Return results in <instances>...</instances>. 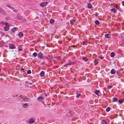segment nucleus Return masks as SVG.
Returning <instances> with one entry per match:
<instances>
[{"mask_svg": "<svg viewBox=\"0 0 124 124\" xmlns=\"http://www.w3.org/2000/svg\"><path fill=\"white\" fill-rule=\"evenodd\" d=\"M6 26L4 27V30L5 31H8L9 29V26L8 25V23L7 22L5 23Z\"/></svg>", "mask_w": 124, "mask_h": 124, "instance_id": "obj_1", "label": "nucleus"}, {"mask_svg": "<svg viewBox=\"0 0 124 124\" xmlns=\"http://www.w3.org/2000/svg\"><path fill=\"white\" fill-rule=\"evenodd\" d=\"M48 3L47 2H44L41 3L40 4V6L42 7H43L46 6Z\"/></svg>", "mask_w": 124, "mask_h": 124, "instance_id": "obj_2", "label": "nucleus"}, {"mask_svg": "<svg viewBox=\"0 0 124 124\" xmlns=\"http://www.w3.org/2000/svg\"><path fill=\"white\" fill-rule=\"evenodd\" d=\"M37 56L38 58H42L43 57V54L41 52H39Z\"/></svg>", "mask_w": 124, "mask_h": 124, "instance_id": "obj_3", "label": "nucleus"}, {"mask_svg": "<svg viewBox=\"0 0 124 124\" xmlns=\"http://www.w3.org/2000/svg\"><path fill=\"white\" fill-rule=\"evenodd\" d=\"M9 47L11 49H13L16 48L15 45L14 44H9Z\"/></svg>", "mask_w": 124, "mask_h": 124, "instance_id": "obj_4", "label": "nucleus"}, {"mask_svg": "<svg viewBox=\"0 0 124 124\" xmlns=\"http://www.w3.org/2000/svg\"><path fill=\"white\" fill-rule=\"evenodd\" d=\"M110 35L108 34H105V37L107 38H110L111 37H110Z\"/></svg>", "mask_w": 124, "mask_h": 124, "instance_id": "obj_5", "label": "nucleus"}, {"mask_svg": "<svg viewBox=\"0 0 124 124\" xmlns=\"http://www.w3.org/2000/svg\"><path fill=\"white\" fill-rule=\"evenodd\" d=\"M100 92V91L99 90H96L95 91V93L97 95H99V93Z\"/></svg>", "mask_w": 124, "mask_h": 124, "instance_id": "obj_6", "label": "nucleus"}, {"mask_svg": "<svg viewBox=\"0 0 124 124\" xmlns=\"http://www.w3.org/2000/svg\"><path fill=\"white\" fill-rule=\"evenodd\" d=\"M18 29L17 27H14L12 28L11 30L13 32H14Z\"/></svg>", "mask_w": 124, "mask_h": 124, "instance_id": "obj_7", "label": "nucleus"}, {"mask_svg": "<svg viewBox=\"0 0 124 124\" xmlns=\"http://www.w3.org/2000/svg\"><path fill=\"white\" fill-rule=\"evenodd\" d=\"M18 35L19 38H21L23 36V34L22 32H20L18 34Z\"/></svg>", "mask_w": 124, "mask_h": 124, "instance_id": "obj_8", "label": "nucleus"}, {"mask_svg": "<svg viewBox=\"0 0 124 124\" xmlns=\"http://www.w3.org/2000/svg\"><path fill=\"white\" fill-rule=\"evenodd\" d=\"M99 60L98 59H95L94 61V62L95 63V65H96L98 63Z\"/></svg>", "mask_w": 124, "mask_h": 124, "instance_id": "obj_9", "label": "nucleus"}, {"mask_svg": "<svg viewBox=\"0 0 124 124\" xmlns=\"http://www.w3.org/2000/svg\"><path fill=\"white\" fill-rule=\"evenodd\" d=\"M116 72V70L114 69H113L111 70L110 73L112 74H114Z\"/></svg>", "mask_w": 124, "mask_h": 124, "instance_id": "obj_10", "label": "nucleus"}, {"mask_svg": "<svg viewBox=\"0 0 124 124\" xmlns=\"http://www.w3.org/2000/svg\"><path fill=\"white\" fill-rule=\"evenodd\" d=\"M45 74V72L44 71H41L40 73V76L41 77H42L44 76Z\"/></svg>", "mask_w": 124, "mask_h": 124, "instance_id": "obj_11", "label": "nucleus"}, {"mask_svg": "<svg viewBox=\"0 0 124 124\" xmlns=\"http://www.w3.org/2000/svg\"><path fill=\"white\" fill-rule=\"evenodd\" d=\"M34 121V120L33 119H31L30 120L29 122L30 124H31L33 123Z\"/></svg>", "mask_w": 124, "mask_h": 124, "instance_id": "obj_12", "label": "nucleus"}, {"mask_svg": "<svg viewBox=\"0 0 124 124\" xmlns=\"http://www.w3.org/2000/svg\"><path fill=\"white\" fill-rule=\"evenodd\" d=\"M92 6L90 3L88 4L87 5V7L89 8H92Z\"/></svg>", "mask_w": 124, "mask_h": 124, "instance_id": "obj_13", "label": "nucleus"}, {"mask_svg": "<svg viewBox=\"0 0 124 124\" xmlns=\"http://www.w3.org/2000/svg\"><path fill=\"white\" fill-rule=\"evenodd\" d=\"M111 11L114 13H116V10L115 8H112L111 9Z\"/></svg>", "mask_w": 124, "mask_h": 124, "instance_id": "obj_14", "label": "nucleus"}, {"mask_svg": "<svg viewBox=\"0 0 124 124\" xmlns=\"http://www.w3.org/2000/svg\"><path fill=\"white\" fill-rule=\"evenodd\" d=\"M38 99L39 101H42L44 99V98L42 96H40L38 98Z\"/></svg>", "mask_w": 124, "mask_h": 124, "instance_id": "obj_15", "label": "nucleus"}, {"mask_svg": "<svg viewBox=\"0 0 124 124\" xmlns=\"http://www.w3.org/2000/svg\"><path fill=\"white\" fill-rule=\"evenodd\" d=\"M54 22V19H50V23L51 24H53Z\"/></svg>", "mask_w": 124, "mask_h": 124, "instance_id": "obj_16", "label": "nucleus"}, {"mask_svg": "<svg viewBox=\"0 0 124 124\" xmlns=\"http://www.w3.org/2000/svg\"><path fill=\"white\" fill-rule=\"evenodd\" d=\"M117 98L114 97L113 99V102H116L117 101Z\"/></svg>", "mask_w": 124, "mask_h": 124, "instance_id": "obj_17", "label": "nucleus"}, {"mask_svg": "<svg viewBox=\"0 0 124 124\" xmlns=\"http://www.w3.org/2000/svg\"><path fill=\"white\" fill-rule=\"evenodd\" d=\"M22 47L21 46H19L18 48V50L19 51H21L22 50Z\"/></svg>", "mask_w": 124, "mask_h": 124, "instance_id": "obj_18", "label": "nucleus"}, {"mask_svg": "<svg viewBox=\"0 0 124 124\" xmlns=\"http://www.w3.org/2000/svg\"><path fill=\"white\" fill-rule=\"evenodd\" d=\"M28 106V104L27 103L24 104L23 105V107L24 108L27 107V106Z\"/></svg>", "mask_w": 124, "mask_h": 124, "instance_id": "obj_19", "label": "nucleus"}, {"mask_svg": "<svg viewBox=\"0 0 124 124\" xmlns=\"http://www.w3.org/2000/svg\"><path fill=\"white\" fill-rule=\"evenodd\" d=\"M95 23L96 25H98L99 24V21L97 20H95L94 22Z\"/></svg>", "mask_w": 124, "mask_h": 124, "instance_id": "obj_20", "label": "nucleus"}, {"mask_svg": "<svg viewBox=\"0 0 124 124\" xmlns=\"http://www.w3.org/2000/svg\"><path fill=\"white\" fill-rule=\"evenodd\" d=\"M101 124H106L107 122L106 120H103L101 121Z\"/></svg>", "mask_w": 124, "mask_h": 124, "instance_id": "obj_21", "label": "nucleus"}, {"mask_svg": "<svg viewBox=\"0 0 124 124\" xmlns=\"http://www.w3.org/2000/svg\"><path fill=\"white\" fill-rule=\"evenodd\" d=\"M83 60L84 61L87 62L88 60V59L85 57H84L83 58Z\"/></svg>", "mask_w": 124, "mask_h": 124, "instance_id": "obj_22", "label": "nucleus"}, {"mask_svg": "<svg viewBox=\"0 0 124 124\" xmlns=\"http://www.w3.org/2000/svg\"><path fill=\"white\" fill-rule=\"evenodd\" d=\"M72 115L71 113H69L67 114V116L68 117H70Z\"/></svg>", "mask_w": 124, "mask_h": 124, "instance_id": "obj_23", "label": "nucleus"}, {"mask_svg": "<svg viewBox=\"0 0 124 124\" xmlns=\"http://www.w3.org/2000/svg\"><path fill=\"white\" fill-rule=\"evenodd\" d=\"M115 55V54L114 52H112L110 54V56L111 57H113Z\"/></svg>", "mask_w": 124, "mask_h": 124, "instance_id": "obj_24", "label": "nucleus"}, {"mask_svg": "<svg viewBox=\"0 0 124 124\" xmlns=\"http://www.w3.org/2000/svg\"><path fill=\"white\" fill-rule=\"evenodd\" d=\"M37 55V54L36 52H34L33 54V55L34 57H36Z\"/></svg>", "mask_w": 124, "mask_h": 124, "instance_id": "obj_25", "label": "nucleus"}, {"mask_svg": "<svg viewBox=\"0 0 124 124\" xmlns=\"http://www.w3.org/2000/svg\"><path fill=\"white\" fill-rule=\"evenodd\" d=\"M110 108L109 107H108L106 109V111L107 112H109L110 110Z\"/></svg>", "mask_w": 124, "mask_h": 124, "instance_id": "obj_26", "label": "nucleus"}, {"mask_svg": "<svg viewBox=\"0 0 124 124\" xmlns=\"http://www.w3.org/2000/svg\"><path fill=\"white\" fill-rule=\"evenodd\" d=\"M74 20L73 19L71 20H70V23L71 24H73V22H74Z\"/></svg>", "mask_w": 124, "mask_h": 124, "instance_id": "obj_27", "label": "nucleus"}, {"mask_svg": "<svg viewBox=\"0 0 124 124\" xmlns=\"http://www.w3.org/2000/svg\"><path fill=\"white\" fill-rule=\"evenodd\" d=\"M120 35L121 38L124 39V33L121 34Z\"/></svg>", "mask_w": 124, "mask_h": 124, "instance_id": "obj_28", "label": "nucleus"}, {"mask_svg": "<svg viewBox=\"0 0 124 124\" xmlns=\"http://www.w3.org/2000/svg\"><path fill=\"white\" fill-rule=\"evenodd\" d=\"M124 99H121L118 102L120 104H122L123 101Z\"/></svg>", "mask_w": 124, "mask_h": 124, "instance_id": "obj_29", "label": "nucleus"}, {"mask_svg": "<svg viewBox=\"0 0 124 124\" xmlns=\"http://www.w3.org/2000/svg\"><path fill=\"white\" fill-rule=\"evenodd\" d=\"M31 72L30 70H29L27 72V73L28 74H29L31 73Z\"/></svg>", "mask_w": 124, "mask_h": 124, "instance_id": "obj_30", "label": "nucleus"}, {"mask_svg": "<svg viewBox=\"0 0 124 124\" xmlns=\"http://www.w3.org/2000/svg\"><path fill=\"white\" fill-rule=\"evenodd\" d=\"M28 82L27 81H26V82H25V85L26 86H27V87L28 86Z\"/></svg>", "mask_w": 124, "mask_h": 124, "instance_id": "obj_31", "label": "nucleus"}, {"mask_svg": "<svg viewBox=\"0 0 124 124\" xmlns=\"http://www.w3.org/2000/svg\"><path fill=\"white\" fill-rule=\"evenodd\" d=\"M81 95V94L80 93H78L76 95V97L77 98H78Z\"/></svg>", "mask_w": 124, "mask_h": 124, "instance_id": "obj_32", "label": "nucleus"}, {"mask_svg": "<svg viewBox=\"0 0 124 124\" xmlns=\"http://www.w3.org/2000/svg\"><path fill=\"white\" fill-rule=\"evenodd\" d=\"M115 7L116 8L118 9H119V8H120L119 7L116 5H115Z\"/></svg>", "mask_w": 124, "mask_h": 124, "instance_id": "obj_33", "label": "nucleus"}, {"mask_svg": "<svg viewBox=\"0 0 124 124\" xmlns=\"http://www.w3.org/2000/svg\"><path fill=\"white\" fill-rule=\"evenodd\" d=\"M12 9H11L13 10V11L14 12H16V9L13 7H11Z\"/></svg>", "mask_w": 124, "mask_h": 124, "instance_id": "obj_34", "label": "nucleus"}, {"mask_svg": "<svg viewBox=\"0 0 124 124\" xmlns=\"http://www.w3.org/2000/svg\"><path fill=\"white\" fill-rule=\"evenodd\" d=\"M72 63H66L64 65V66H65L66 65H70H70H72Z\"/></svg>", "mask_w": 124, "mask_h": 124, "instance_id": "obj_35", "label": "nucleus"}, {"mask_svg": "<svg viewBox=\"0 0 124 124\" xmlns=\"http://www.w3.org/2000/svg\"><path fill=\"white\" fill-rule=\"evenodd\" d=\"M25 97V101H27L29 99L27 98H26Z\"/></svg>", "mask_w": 124, "mask_h": 124, "instance_id": "obj_36", "label": "nucleus"}, {"mask_svg": "<svg viewBox=\"0 0 124 124\" xmlns=\"http://www.w3.org/2000/svg\"><path fill=\"white\" fill-rule=\"evenodd\" d=\"M6 22H4V21H2L0 23V24H5V23Z\"/></svg>", "mask_w": 124, "mask_h": 124, "instance_id": "obj_37", "label": "nucleus"}, {"mask_svg": "<svg viewBox=\"0 0 124 124\" xmlns=\"http://www.w3.org/2000/svg\"><path fill=\"white\" fill-rule=\"evenodd\" d=\"M20 70H21V72L23 71V72H24V69L23 68H21Z\"/></svg>", "mask_w": 124, "mask_h": 124, "instance_id": "obj_38", "label": "nucleus"}, {"mask_svg": "<svg viewBox=\"0 0 124 124\" xmlns=\"http://www.w3.org/2000/svg\"><path fill=\"white\" fill-rule=\"evenodd\" d=\"M16 19L18 20H20V18L18 17V16H17L16 17Z\"/></svg>", "mask_w": 124, "mask_h": 124, "instance_id": "obj_39", "label": "nucleus"}, {"mask_svg": "<svg viewBox=\"0 0 124 124\" xmlns=\"http://www.w3.org/2000/svg\"><path fill=\"white\" fill-rule=\"evenodd\" d=\"M99 57L101 59H102L104 57H103L101 55Z\"/></svg>", "mask_w": 124, "mask_h": 124, "instance_id": "obj_40", "label": "nucleus"}, {"mask_svg": "<svg viewBox=\"0 0 124 124\" xmlns=\"http://www.w3.org/2000/svg\"><path fill=\"white\" fill-rule=\"evenodd\" d=\"M7 7H8L9 8H10L11 9H12L11 7H12L9 6L8 5H7Z\"/></svg>", "mask_w": 124, "mask_h": 124, "instance_id": "obj_41", "label": "nucleus"}, {"mask_svg": "<svg viewBox=\"0 0 124 124\" xmlns=\"http://www.w3.org/2000/svg\"><path fill=\"white\" fill-rule=\"evenodd\" d=\"M0 12H1V13H3L4 12V10H3V9H1V11Z\"/></svg>", "mask_w": 124, "mask_h": 124, "instance_id": "obj_42", "label": "nucleus"}, {"mask_svg": "<svg viewBox=\"0 0 124 124\" xmlns=\"http://www.w3.org/2000/svg\"><path fill=\"white\" fill-rule=\"evenodd\" d=\"M108 89H110L112 87L111 86H108Z\"/></svg>", "mask_w": 124, "mask_h": 124, "instance_id": "obj_43", "label": "nucleus"}, {"mask_svg": "<svg viewBox=\"0 0 124 124\" xmlns=\"http://www.w3.org/2000/svg\"><path fill=\"white\" fill-rule=\"evenodd\" d=\"M83 45H86V44L85 42H83Z\"/></svg>", "mask_w": 124, "mask_h": 124, "instance_id": "obj_44", "label": "nucleus"}, {"mask_svg": "<svg viewBox=\"0 0 124 124\" xmlns=\"http://www.w3.org/2000/svg\"><path fill=\"white\" fill-rule=\"evenodd\" d=\"M116 73H117V74H119V70H118L116 72Z\"/></svg>", "mask_w": 124, "mask_h": 124, "instance_id": "obj_45", "label": "nucleus"}, {"mask_svg": "<svg viewBox=\"0 0 124 124\" xmlns=\"http://www.w3.org/2000/svg\"><path fill=\"white\" fill-rule=\"evenodd\" d=\"M122 5L123 6H124V1H123L122 3Z\"/></svg>", "mask_w": 124, "mask_h": 124, "instance_id": "obj_46", "label": "nucleus"}, {"mask_svg": "<svg viewBox=\"0 0 124 124\" xmlns=\"http://www.w3.org/2000/svg\"><path fill=\"white\" fill-rule=\"evenodd\" d=\"M19 97H20L22 99H23V98H22L21 95H20L19 96Z\"/></svg>", "mask_w": 124, "mask_h": 124, "instance_id": "obj_47", "label": "nucleus"}, {"mask_svg": "<svg viewBox=\"0 0 124 124\" xmlns=\"http://www.w3.org/2000/svg\"><path fill=\"white\" fill-rule=\"evenodd\" d=\"M120 11H122V9L121 8H119V9H118Z\"/></svg>", "mask_w": 124, "mask_h": 124, "instance_id": "obj_48", "label": "nucleus"}, {"mask_svg": "<svg viewBox=\"0 0 124 124\" xmlns=\"http://www.w3.org/2000/svg\"><path fill=\"white\" fill-rule=\"evenodd\" d=\"M23 101H25V97L24 99H23Z\"/></svg>", "mask_w": 124, "mask_h": 124, "instance_id": "obj_49", "label": "nucleus"}, {"mask_svg": "<svg viewBox=\"0 0 124 124\" xmlns=\"http://www.w3.org/2000/svg\"><path fill=\"white\" fill-rule=\"evenodd\" d=\"M97 16H98V14H95V16L97 17Z\"/></svg>", "mask_w": 124, "mask_h": 124, "instance_id": "obj_50", "label": "nucleus"}, {"mask_svg": "<svg viewBox=\"0 0 124 124\" xmlns=\"http://www.w3.org/2000/svg\"><path fill=\"white\" fill-rule=\"evenodd\" d=\"M8 18V17H6V19L7 20H8V18Z\"/></svg>", "mask_w": 124, "mask_h": 124, "instance_id": "obj_51", "label": "nucleus"}, {"mask_svg": "<svg viewBox=\"0 0 124 124\" xmlns=\"http://www.w3.org/2000/svg\"><path fill=\"white\" fill-rule=\"evenodd\" d=\"M29 84L30 85H32V83H29Z\"/></svg>", "mask_w": 124, "mask_h": 124, "instance_id": "obj_52", "label": "nucleus"}, {"mask_svg": "<svg viewBox=\"0 0 124 124\" xmlns=\"http://www.w3.org/2000/svg\"><path fill=\"white\" fill-rule=\"evenodd\" d=\"M75 46V45H73V46H72V47H74Z\"/></svg>", "mask_w": 124, "mask_h": 124, "instance_id": "obj_53", "label": "nucleus"}, {"mask_svg": "<svg viewBox=\"0 0 124 124\" xmlns=\"http://www.w3.org/2000/svg\"><path fill=\"white\" fill-rule=\"evenodd\" d=\"M11 96V97H12V96ZM15 96H14V95H13V96H12V97H15Z\"/></svg>", "mask_w": 124, "mask_h": 124, "instance_id": "obj_54", "label": "nucleus"}, {"mask_svg": "<svg viewBox=\"0 0 124 124\" xmlns=\"http://www.w3.org/2000/svg\"><path fill=\"white\" fill-rule=\"evenodd\" d=\"M112 4L113 5H115V4L114 3H113V4Z\"/></svg>", "mask_w": 124, "mask_h": 124, "instance_id": "obj_55", "label": "nucleus"}, {"mask_svg": "<svg viewBox=\"0 0 124 124\" xmlns=\"http://www.w3.org/2000/svg\"><path fill=\"white\" fill-rule=\"evenodd\" d=\"M59 67L58 66H56V67Z\"/></svg>", "mask_w": 124, "mask_h": 124, "instance_id": "obj_56", "label": "nucleus"}, {"mask_svg": "<svg viewBox=\"0 0 124 124\" xmlns=\"http://www.w3.org/2000/svg\"><path fill=\"white\" fill-rule=\"evenodd\" d=\"M70 0L71 1H72V0Z\"/></svg>", "mask_w": 124, "mask_h": 124, "instance_id": "obj_57", "label": "nucleus"}, {"mask_svg": "<svg viewBox=\"0 0 124 124\" xmlns=\"http://www.w3.org/2000/svg\"><path fill=\"white\" fill-rule=\"evenodd\" d=\"M17 96H18L17 95H16V97H17Z\"/></svg>", "mask_w": 124, "mask_h": 124, "instance_id": "obj_58", "label": "nucleus"}, {"mask_svg": "<svg viewBox=\"0 0 124 124\" xmlns=\"http://www.w3.org/2000/svg\"><path fill=\"white\" fill-rule=\"evenodd\" d=\"M0 124H1L0 123Z\"/></svg>", "mask_w": 124, "mask_h": 124, "instance_id": "obj_59", "label": "nucleus"}]
</instances>
